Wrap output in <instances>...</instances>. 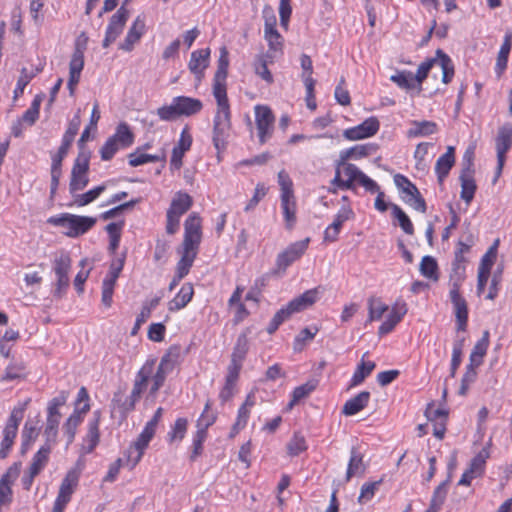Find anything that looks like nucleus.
Instances as JSON below:
<instances>
[{
  "label": "nucleus",
  "instance_id": "obj_40",
  "mask_svg": "<svg viewBox=\"0 0 512 512\" xmlns=\"http://www.w3.org/2000/svg\"><path fill=\"white\" fill-rule=\"evenodd\" d=\"M265 39L268 41L270 50L277 52L282 49V36L276 29V20L265 23Z\"/></svg>",
  "mask_w": 512,
  "mask_h": 512
},
{
  "label": "nucleus",
  "instance_id": "obj_12",
  "mask_svg": "<svg viewBox=\"0 0 512 512\" xmlns=\"http://www.w3.org/2000/svg\"><path fill=\"white\" fill-rule=\"evenodd\" d=\"M310 239L306 238L289 245L286 250L278 254L276 265L278 270L285 271L293 262L298 260L307 250Z\"/></svg>",
  "mask_w": 512,
  "mask_h": 512
},
{
  "label": "nucleus",
  "instance_id": "obj_5",
  "mask_svg": "<svg viewBox=\"0 0 512 512\" xmlns=\"http://www.w3.org/2000/svg\"><path fill=\"white\" fill-rule=\"evenodd\" d=\"M48 223L68 228L69 231L66 234L69 237H78L95 225L96 218L65 213L60 216L50 217Z\"/></svg>",
  "mask_w": 512,
  "mask_h": 512
},
{
  "label": "nucleus",
  "instance_id": "obj_46",
  "mask_svg": "<svg viewBox=\"0 0 512 512\" xmlns=\"http://www.w3.org/2000/svg\"><path fill=\"white\" fill-rule=\"evenodd\" d=\"M84 51L85 47H80V41L78 40L69 63V74L81 75L84 68Z\"/></svg>",
  "mask_w": 512,
  "mask_h": 512
},
{
  "label": "nucleus",
  "instance_id": "obj_2",
  "mask_svg": "<svg viewBox=\"0 0 512 512\" xmlns=\"http://www.w3.org/2000/svg\"><path fill=\"white\" fill-rule=\"evenodd\" d=\"M217 112L213 120V144L218 153L226 148L231 129L230 107L227 97L215 98Z\"/></svg>",
  "mask_w": 512,
  "mask_h": 512
},
{
  "label": "nucleus",
  "instance_id": "obj_42",
  "mask_svg": "<svg viewBox=\"0 0 512 512\" xmlns=\"http://www.w3.org/2000/svg\"><path fill=\"white\" fill-rule=\"evenodd\" d=\"M106 190V185L102 184L99 186L94 187L93 189H90L89 191L79 194L76 193L73 197V205H76L78 207H83L94 200H96L104 191Z\"/></svg>",
  "mask_w": 512,
  "mask_h": 512
},
{
  "label": "nucleus",
  "instance_id": "obj_23",
  "mask_svg": "<svg viewBox=\"0 0 512 512\" xmlns=\"http://www.w3.org/2000/svg\"><path fill=\"white\" fill-rule=\"evenodd\" d=\"M192 145V137L191 135L186 131L183 130L180 139L178 141V144L173 148L170 165L171 168L178 170L182 166V158L186 151L190 149Z\"/></svg>",
  "mask_w": 512,
  "mask_h": 512
},
{
  "label": "nucleus",
  "instance_id": "obj_8",
  "mask_svg": "<svg viewBox=\"0 0 512 512\" xmlns=\"http://www.w3.org/2000/svg\"><path fill=\"white\" fill-rule=\"evenodd\" d=\"M79 472L71 469L67 472L59 488L58 496L54 502L53 512H63L71 500V496L78 485Z\"/></svg>",
  "mask_w": 512,
  "mask_h": 512
},
{
  "label": "nucleus",
  "instance_id": "obj_52",
  "mask_svg": "<svg viewBox=\"0 0 512 512\" xmlns=\"http://www.w3.org/2000/svg\"><path fill=\"white\" fill-rule=\"evenodd\" d=\"M267 58H273V55L267 53L266 55H259L254 64L255 73L267 83L273 82V76L267 67Z\"/></svg>",
  "mask_w": 512,
  "mask_h": 512
},
{
  "label": "nucleus",
  "instance_id": "obj_44",
  "mask_svg": "<svg viewBox=\"0 0 512 512\" xmlns=\"http://www.w3.org/2000/svg\"><path fill=\"white\" fill-rule=\"evenodd\" d=\"M419 270L420 273L428 279L433 281H437L439 279L438 264L432 256L427 255L422 258Z\"/></svg>",
  "mask_w": 512,
  "mask_h": 512
},
{
  "label": "nucleus",
  "instance_id": "obj_45",
  "mask_svg": "<svg viewBox=\"0 0 512 512\" xmlns=\"http://www.w3.org/2000/svg\"><path fill=\"white\" fill-rule=\"evenodd\" d=\"M301 67L303 69V82L309 95H312L313 87L315 86V80L312 78L313 66L311 58L303 54L301 56Z\"/></svg>",
  "mask_w": 512,
  "mask_h": 512
},
{
  "label": "nucleus",
  "instance_id": "obj_17",
  "mask_svg": "<svg viewBox=\"0 0 512 512\" xmlns=\"http://www.w3.org/2000/svg\"><path fill=\"white\" fill-rule=\"evenodd\" d=\"M248 350H249L248 336H247V333L243 332L237 338V341L233 348V352L231 354V361L227 367V370L240 374V371L242 368V363L248 353Z\"/></svg>",
  "mask_w": 512,
  "mask_h": 512
},
{
  "label": "nucleus",
  "instance_id": "obj_30",
  "mask_svg": "<svg viewBox=\"0 0 512 512\" xmlns=\"http://www.w3.org/2000/svg\"><path fill=\"white\" fill-rule=\"evenodd\" d=\"M370 400V392L362 391L353 398L346 401L342 408V413L346 416H352L363 410Z\"/></svg>",
  "mask_w": 512,
  "mask_h": 512
},
{
  "label": "nucleus",
  "instance_id": "obj_22",
  "mask_svg": "<svg viewBox=\"0 0 512 512\" xmlns=\"http://www.w3.org/2000/svg\"><path fill=\"white\" fill-rule=\"evenodd\" d=\"M323 290L324 289L321 286H318L305 291L303 294L290 301V308H292V310H296L297 312H301L311 307L318 301Z\"/></svg>",
  "mask_w": 512,
  "mask_h": 512
},
{
  "label": "nucleus",
  "instance_id": "obj_48",
  "mask_svg": "<svg viewBox=\"0 0 512 512\" xmlns=\"http://www.w3.org/2000/svg\"><path fill=\"white\" fill-rule=\"evenodd\" d=\"M317 387L316 380H310L303 385L296 387L292 393V399L288 404V409H291L301 399L307 397Z\"/></svg>",
  "mask_w": 512,
  "mask_h": 512
},
{
  "label": "nucleus",
  "instance_id": "obj_59",
  "mask_svg": "<svg viewBox=\"0 0 512 512\" xmlns=\"http://www.w3.org/2000/svg\"><path fill=\"white\" fill-rule=\"evenodd\" d=\"M480 365H476L473 363H469L466 367V371L461 379V386L459 388V394L464 396L466 395L469 386L476 380L477 377V371L476 368Z\"/></svg>",
  "mask_w": 512,
  "mask_h": 512
},
{
  "label": "nucleus",
  "instance_id": "obj_35",
  "mask_svg": "<svg viewBox=\"0 0 512 512\" xmlns=\"http://www.w3.org/2000/svg\"><path fill=\"white\" fill-rule=\"evenodd\" d=\"M365 472V464L363 462V455L353 447L346 471V481L348 482L353 476L363 475Z\"/></svg>",
  "mask_w": 512,
  "mask_h": 512
},
{
  "label": "nucleus",
  "instance_id": "obj_13",
  "mask_svg": "<svg viewBox=\"0 0 512 512\" xmlns=\"http://www.w3.org/2000/svg\"><path fill=\"white\" fill-rule=\"evenodd\" d=\"M184 240L182 246L199 248L201 242V218L196 213H192L184 223Z\"/></svg>",
  "mask_w": 512,
  "mask_h": 512
},
{
  "label": "nucleus",
  "instance_id": "obj_29",
  "mask_svg": "<svg viewBox=\"0 0 512 512\" xmlns=\"http://www.w3.org/2000/svg\"><path fill=\"white\" fill-rule=\"evenodd\" d=\"M512 46V30H508L504 36V41L500 47L496 66H495V72L497 74V77L500 78L502 74L504 73L507 63H508V56L511 50Z\"/></svg>",
  "mask_w": 512,
  "mask_h": 512
},
{
  "label": "nucleus",
  "instance_id": "obj_33",
  "mask_svg": "<svg viewBox=\"0 0 512 512\" xmlns=\"http://www.w3.org/2000/svg\"><path fill=\"white\" fill-rule=\"evenodd\" d=\"M197 253V248L182 246V256L176 267V273L179 274V277H185L189 273Z\"/></svg>",
  "mask_w": 512,
  "mask_h": 512
},
{
  "label": "nucleus",
  "instance_id": "obj_10",
  "mask_svg": "<svg viewBox=\"0 0 512 512\" xmlns=\"http://www.w3.org/2000/svg\"><path fill=\"white\" fill-rule=\"evenodd\" d=\"M229 58L226 47L220 49L217 70L213 79V95L215 98L227 97L226 78L228 74Z\"/></svg>",
  "mask_w": 512,
  "mask_h": 512
},
{
  "label": "nucleus",
  "instance_id": "obj_41",
  "mask_svg": "<svg viewBox=\"0 0 512 512\" xmlns=\"http://www.w3.org/2000/svg\"><path fill=\"white\" fill-rule=\"evenodd\" d=\"M238 378H239V373L227 370L225 384L219 393V398H220L222 404L230 401L233 398V396L235 394Z\"/></svg>",
  "mask_w": 512,
  "mask_h": 512
},
{
  "label": "nucleus",
  "instance_id": "obj_31",
  "mask_svg": "<svg viewBox=\"0 0 512 512\" xmlns=\"http://www.w3.org/2000/svg\"><path fill=\"white\" fill-rule=\"evenodd\" d=\"M437 130V124L433 121H412L411 127L407 130V137H425L436 133Z\"/></svg>",
  "mask_w": 512,
  "mask_h": 512
},
{
  "label": "nucleus",
  "instance_id": "obj_14",
  "mask_svg": "<svg viewBox=\"0 0 512 512\" xmlns=\"http://www.w3.org/2000/svg\"><path fill=\"white\" fill-rule=\"evenodd\" d=\"M379 127V120L376 117H369L361 124L346 129L343 136L348 140L356 141L374 136L378 132Z\"/></svg>",
  "mask_w": 512,
  "mask_h": 512
},
{
  "label": "nucleus",
  "instance_id": "obj_57",
  "mask_svg": "<svg viewBox=\"0 0 512 512\" xmlns=\"http://www.w3.org/2000/svg\"><path fill=\"white\" fill-rule=\"evenodd\" d=\"M150 441L151 440L148 438L139 435L136 441L129 447V457L132 458V454H136L133 458V465H137L140 462L144 450L147 448Z\"/></svg>",
  "mask_w": 512,
  "mask_h": 512
},
{
  "label": "nucleus",
  "instance_id": "obj_1",
  "mask_svg": "<svg viewBox=\"0 0 512 512\" xmlns=\"http://www.w3.org/2000/svg\"><path fill=\"white\" fill-rule=\"evenodd\" d=\"M156 359H148L137 372L131 394L122 401L123 393L114 394L112 402L120 408L121 412L128 413L135 408V404L140 400L142 393L147 389L148 381L154 371Z\"/></svg>",
  "mask_w": 512,
  "mask_h": 512
},
{
  "label": "nucleus",
  "instance_id": "obj_16",
  "mask_svg": "<svg viewBox=\"0 0 512 512\" xmlns=\"http://www.w3.org/2000/svg\"><path fill=\"white\" fill-rule=\"evenodd\" d=\"M407 311L408 308L406 302L401 299L396 300V302L391 307L387 319L380 325L378 334L383 336L390 333L402 320Z\"/></svg>",
  "mask_w": 512,
  "mask_h": 512
},
{
  "label": "nucleus",
  "instance_id": "obj_62",
  "mask_svg": "<svg viewBox=\"0 0 512 512\" xmlns=\"http://www.w3.org/2000/svg\"><path fill=\"white\" fill-rule=\"evenodd\" d=\"M68 399V393L66 391H61L56 397H54L49 403L47 407V416L61 418V413L59 412V408L65 405Z\"/></svg>",
  "mask_w": 512,
  "mask_h": 512
},
{
  "label": "nucleus",
  "instance_id": "obj_27",
  "mask_svg": "<svg viewBox=\"0 0 512 512\" xmlns=\"http://www.w3.org/2000/svg\"><path fill=\"white\" fill-rule=\"evenodd\" d=\"M194 288L191 283H184L177 295L168 303V310L175 312L183 309L192 300Z\"/></svg>",
  "mask_w": 512,
  "mask_h": 512
},
{
  "label": "nucleus",
  "instance_id": "obj_9",
  "mask_svg": "<svg viewBox=\"0 0 512 512\" xmlns=\"http://www.w3.org/2000/svg\"><path fill=\"white\" fill-rule=\"evenodd\" d=\"M254 109L259 142L264 144L272 136L275 117L272 110L266 105H256Z\"/></svg>",
  "mask_w": 512,
  "mask_h": 512
},
{
  "label": "nucleus",
  "instance_id": "obj_38",
  "mask_svg": "<svg viewBox=\"0 0 512 512\" xmlns=\"http://www.w3.org/2000/svg\"><path fill=\"white\" fill-rule=\"evenodd\" d=\"M52 443L46 442L33 456L30 469H32V474H39L49 460V455L52 450Z\"/></svg>",
  "mask_w": 512,
  "mask_h": 512
},
{
  "label": "nucleus",
  "instance_id": "obj_18",
  "mask_svg": "<svg viewBox=\"0 0 512 512\" xmlns=\"http://www.w3.org/2000/svg\"><path fill=\"white\" fill-rule=\"evenodd\" d=\"M80 124H81L80 116L78 114H76L69 122L68 128L63 135L62 143H61L57 153L52 156V160H58L59 162L63 161V159L66 157V155L69 151L71 144L74 141L75 136L78 133Z\"/></svg>",
  "mask_w": 512,
  "mask_h": 512
},
{
  "label": "nucleus",
  "instance_id": "obj_51",
  "mask_svg": "<svg viewBox=\"0 0 512 512\" xmlns=\"http://www.w3.org/2000/svg\"><path fill=\"white\" fill-rule=\"evenodd\" d=\"M389 309L388 305L384 304L381 299L371 297L368 300V321L372 322L382 318L383 314Z\"/></svg>",
  "mask_w": 512,
  "mask_h": 512
},
{
  "label": "nucleus",
  "instance_id": "obj_36",
  "mask_svg": "<svg viewBox=\"0 0 512 512\" xmlns=\"http://www.w3.org/2000/svg\"><path fill=\"white\" fill-rule=\"evenodd\" d=\"M121 148H128L134 143L135 135L125 122L118 124L115 133L110 136Z\"/></svg>",
  "mask_w": 512,
  "mask_h": 512
},
{
  "label": "nucleus",
  "instance_id": "obj_50",
  "mask_svg": "<svg viewBox=\"0 0 512 512\" xmlns=\"http://www.w3.org/2000/svg\"><path fill=\"white\" fill-rule=\"evenodd\" d=\"M466 278V265H452L449 275L450 290L460 291Z\"/></svg>",
  "mask_w": 512,
  "mask_h": 512
},
{
  "label": "nucleus",
  "instance_id": "obj_54",
  "mask_svg": "<svg viewBox=\"0 0 512 512\" xmlns=\"http://www.w3.org/2000/svg\"><path fill=\"white\" fill-rule=\"evenodd\" d=\"M489 450L484 447L471 460L469 469L479 477L484 473L486 460L489 458Z\"/></svg>",
  "mask_w": 512,
  "mask_h": 512
},
{
  "label": "nucleus",
  "instance_id": "obj_4",
  "mask_svg": "<svg viewBox=\"0 0 512 512\" xmlns=\"http://www.w3.org/2000/svg\"><path fill=\"white\" fill-rule=\"evenodd\" d=\"M438 64L442 69V82L448 84L454 76V64L451 58L441 49L436 50V57L422 62L417 69L414 81L418 84V92L422 90L421 84L427 78L431 68Z\"/></svg>",
  "mask_w": 512,
  "mask_h": 512
},
{
  "label": "nucleus",
  "instance_id": "obj_53",
  "mask_svg": "<svg viewBox=\"0 0 512 512\" xmlns=\"http://www.w3.org/2000/svg\"><path fill=\"white\" fill-rule=\"evenodd\" d=\"M26 367L22 361H12L5 369L1 381H12L24 377Z\"/></svg>",
  "mask_w": 512,
  "mask_h": 512
},
{
  "label": "nucleus",
  "instance_id": "obj_28",
  "mask_svg": "<svg viewBox=\"0 0 512 512\" xmlns=\"http://www.w3.org/2000/svg\"><path fill=\"white\" fill-rule=\"evenodd\" d=\"M90 409V405L86 403L81 410H75L72 415H70L65 422L63 429L64 433L67 436V443L70 444L73 442L77 427L82 422V414H85Z\"/></svg>",
  "mask_w": 512,
  "mask_h": 512
},
{
  "label": "nucleus",
  "instance_id": "obj_24",
  "mask_svg": "<svg viewBox=\"0 0 512 512\" xmlns=\"http://www.w3.org/2000/svg\"><path fill=\"white\" fill-rule=\"evenodd\" d=\"M144 30V18H142L141 16H137L132 26L128 30L124 41L120 44L119 48L124 51H131L134 47V44L137 43L144 34Z\"/></svg>",
  "mask_w": 512,
  "mask_h": 512
},
{
  "label": "nucleus",
  "instance_id": "obj_37",
  "mask_svg": "<svg viewBox=\"0 0 512 512\" xmlns=\"http://www.w3.org/2000/svg\"><path fill=\"white\" fill-rule=\"evenodd\" d=\"M181 351L182 349L180 345L170 346L164 356L161 358L158 365L161 367V370H166L167 372L171 373L179 364Z\"/></svg>",
  "mask_w": 512,
  "mask_h": 512
},
{
  "label": "nucleus",
  "instance_id": "obj_43",
  "mask_svg": "<svg viewBox=\"0 0 512 512\" xmlns=\"http://www.w3.org/2000/svg\"><path fill=\"white\" fill-rule=\"evenodd\" d=\"M281 207L286 226L288 229H291L296 222V202L294 195L281 197Z\"/></svg>",
  "mask_w": 512,
  "mask_h": 512
},
{
  "label": "nucleus",
  "instance_id": "obj_39",
  "mask_svg": "<svg viewBox=\"0 0 512 512\" xmlns=\"http://www.w3.org/2000/svg\"><path fill=\"white\" fill-rule=\"evenodd\" d=\"M366 355L367 353L363 355L361 362L358 364L352 376L350 387L360 385L375 369L376 364L373 361H364Z\"/></svg>",
  "mask_w": 512,
  "mask_h": 512
},
{
  "label": "nucleus",
  "instance_id": "obj_19",
  "mask_svg": "<svg viewBox=\"0 0 512 512\" xmlns=\"http://www.w3.org/2000/svg\"><path fill=\"white\" fill-rule=\"evenodd\" d=\"M449 296L454 307L456 325L458 331H465L468 322V306L460 291L450 290Z\"/></svg>",
  "mask_w": 512,
  "mask_h": 512
},
{
  "label": "nucleus",
  "instance_id": "obj_49",
  "mask_svg": "<svg viewBox=\"0 0 512 512\" xmlns=\"http://www.w3.org/2000/svg\"><path fill=\"white\" fill-rule=\"evenodd\" d=\"M38 429L35 425H33L30 421H27L24 425L23 431H22V444H21V453L25 454L32 443L36 440L38 437Z\"/></svg>",
  "mask_w": 512,
  "mask_h": 512
},
{
  "label": "nucleus",
  "instance_id": "obj_6",
  "mask_svg": "<svg viewBox=\"0 0 512 512\" xmlns=\"http://www.w3.org/2000/svg\"><path fill=\"white\" fill-rule=\"evenodd\" d=\"M89 160L90 151H79L71 170L69 182V192L72 196L82 191L89 183Z\"/></svg>",
  "mask_w": 512,
  "mask_h": 512
},
{
  "label": "nucleus",
  "instance_id": "obj_34",
  "mask_svg": "<svg viewBox=\"0 0 512 512\" xmlns=\"http://www.w3.org/2000/svg\"><path fill=\"white\" fill-rule=\"evenodd\" d=\"M489 338H490V333L488 330H485L482 334V337L474 345V347L470 353L469 362L476 364V365L482 364L483 358L486 355L487 349L489 347V342H490Z\"/></svg>",
  "mask_w": 512,
  "mask_h": 512
},
{
  "label": "nucleus",
  "instance_id": "obj_47",
  "mask_svg": "<svg viewBox=\"0 0 512 512\" xmlns=\"http://www.w3.org/2000/svg\"><path fill=\"white\" fill-rule=\"evenodd\" d=\"M211 405V400H207L204 410L196 423V427L200 430L203 429L205 432H207L208 428L212 426L217 419V413L211 410Z\"/></svg>",
  "mask_w": 512,
  "mask_h": 512
},
{
  "label": "nucleus",
  "instance_id": "obj_32",
  "mask_svg": "<svg viewBox=\"0 0 512 512\" xmlns=\"http://www.w3.org/2000/svg\"><path fill=\"white\" fill-rule=\"evenodd\" d=\"M192 204V197L185 192L179 191L173 197L170 207L167 211L181 217L191 208Z\"/></svg>",
  "mask_w": 512,
  "mask_h": 512
},
{
  "label": "nucleus",
  "instance_id": "obj_15",
  "mask_svg": "<svg viewBox=\"0 0 512 512\" xmlns=\"http://www.w3.org/2000/svg\"><path fill=\"white\" fill-rule=\"evenodd\" d=\"M101 421V411L96 410L93 412V418L88 423V431L86 436L83 438L81 446L82 454L91 453L98 445L100 440L99 424Z\"/></svg>",
  "mask_w": 512,
  "mask_h": 512
},
{
  "label": "nucleus",
  "instance_id": "obj_21",
  "mask_svg": "<svg viewBox=\"0 0 512 512\" xmlns=\"http://www.w3.org/2000/svg\"><path fill=\"white\" fill-rule=\"evenodd\" d=\"M210 57V49H200L191 53L189 61V69L195 75L198 81L204 76V70L208 67Z\"/></svg>",
  "mask_w": 512,
  "mask_h": 512
},
{
  "label": "nucleus",
  "instance_id": "obj_56",
  "mask_svg": "<svg viewBox=\"0 0 512 512\" xmlns=\"http://www.w3.org/2000/svg\"><path fill=\"white\" fill-rule=\"evenodd\" d=\"M451 481V474L448 475L447 479L441 482L434 490L430 504L441 508V506L444 504L447 493H448V487Z\"/></svg>",
  "mask_w": 512,
  "mask_h": 512
},
{
  "label": "nucleus",
  "instance_id": "obj_64",
  "mask_svg": "<svg viewBox=\"0 0 512 512\" xmlns=\"http://www.w3.org/2000/svg\"><path fill=\"white\" fill-rule=\"evenodd\" d=\"M390 80L396 83L400 88L410 90L415 87L413 74L410 71H401L390 77Z\"/></svg>",
  "mask_w": 512,
  "mask_h": 512
},
{
  "label": "nucleus",
  "instance_id": "obj_58",
  "mask_svg": "<svg viewBox=\"0 0 512 512\" xmlns=\"http://www.w3.org/2000/svg\"><path fill=\"white\" fill-rule=\"evenodd\" d=\"M139 151L140 148H138L135 152L130 153L128 155V161L130 166L137 167L148 162H158L162 160V157L158 155L140 153Z\"/></svg>",
  "mask_w": 512,
  "mask_h": 512
},
{
  "label": "nucleus",
  "instance_id": "obj_26",
  "mask_svg": "<svg viewBox=\"0 0 512 512\" xmlns=\"http://www.w3.org/2000/svg\"><path fill=\"white\" fill-rule=\"evenodd\" d=\"M455 162L454 147L449 146L446 153L441 155L435 165V172L439 183H443L444 179L448 176L451 168Z\"/></svg>",
  "mask_w": 512,
  "mask_h": 512
},
{
  "label": "nucleus",
  "instance_id": "obj_11",
  "mask_svg": "<svg viewBox=\"0 0 512 512\" xmlns=\"http://www.w3.org/2000/svg\"><path fill=\"white\" fill-rule=\"evenodd\" d=\"M129 18V11L121 6L117 12L110 18L109 24L106 29L105 38L102 46L109 47L122 33L125 24Z\"/></svg>",
  "mask_w": 512,
  "mask_h": 512
},
{
  "label": "nucleus",
  "instance_id": "obj_55",
  "mask_svg": "<svg viewBox=\"0 0 512 512\" xmlns=\"http://www.w3.org/2000/svg\"><path fill=\"white\" fill-rule=\"evenodd\" d=\"M44 95H36L31 106L25 111L21 120L32 126L39 118L40 105Z\"/></svg>",
  "mask_w": 512,
  "mask_h": 512
},
{
  "label": "nucleus",
  "instance_id": "obj_60",
  "mask_svg": "<svg viewBox=\"0 0 512 512\" xmlns=\"http://www.w3.org/2000/svg\"><path fill=\"white\" fill-rule=\"evenodd\" d=\"M392 213L394 217L398 220L400 227L402 230L409 235H412L414 232L413 224L406 213L396 204L391 205Z\"/></svg>",
  "mask_w": 512,
  "mask_h": 512
},
{
  "label": "nucleus",
  "instance_id": "obj_61",
  "mask_svg": "<svg viewBox=\"0 0 512 512\" xmlns=\"http://www.w3.org/2000/svg\"><path fill=\"white\" fill-rule=\"evenodd\" d=\"M18 430L12 429L9 427H4L3 430V439L1 442V448H0V459H4L7 457L13 443L14 439L17 436Z\"/></svg>",
  "mask_w": 512,
  "mask_h": 512
},
{
  "label": "nucleus",
  "instance_id": "obj_25",
  "mask_svg": "<svg viewBox=\"0 0 512 512\" xmlns=\"http://www.w3.org/2000/svg\"><path fill=\"white\" fill-rule=\"evenodd\" d=\"M460 182H461V193L460 197L467 204H469L473 198L475 191L477 189L475 180H474V169L462 168L460 174Z\"/></svg>",
  "mask_w": 512,
  "mask_h": 512
},
{
  "label": "nucleus",
  "instance_id": "obj_20",
  "mask_svg": "<svg viewBox=\"0 0 512 512\" xmlns=\"http://www.w3.org/2000/svg\"><path fill=\"white\" fill-rule=\"evenodd\" d=\"M512 146V126L505 124L499 128L496 137V150L498 159V169L501 170L505 160V154Z\"/></svg>",
  "mask_w": 512,
  "mask_h": 512
},
{
  "label": "nucleus",
  "instance_id": "obj_63",
  "mask_svg": "<svg viewBox=\"0 0 512 512\" xmlns=\"http://www.w3.org/2000/svg\"><path fill=\"white\" fill-rule=\"evenodd\" d=\"M188 421L186 418L176 419L171 431L168 433L169 441H181L187 432Z\"/></svg>",
  "mask_w": 512,
  "mask_h": 512
},
{
  "label": "nucleus",
  "instance_id": "obj_7",
  "mask_svg": "<svg viewBox=\"0 0 512 512\" xmlns=\"http://www.w3.org/2000/svg\"><path fill=\"white\" fill-rule=\"evenodd\" d=\"M72 260L70 255L61 251L56 254L53 260V271L56 277L54 297L61 298L70 285L69 272L71 270Z\"/></svg>",
  "mask_w": 512,
  "mask_h": 512
},
{
  "label": "nucleus",
  "instance_id": "obj_3",
  "mask_svg": "<svg viewBox=\"0 0 512 512\" xmlns=\"http://www.w3.org/2000/svg\"><path fill=\"white\" fill-rule=\"evenodd\" d=\"M203 108L201 100L187 96L173 98L170 105L157 109V115L163 121H171L181 116H192L199 113Z\"/></svg>",
  "mask_w": 512,
  "mask_h": 512
}]
</instances>
